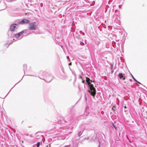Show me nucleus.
I'll return each instance as SVG.
<instances>
[{"label": "nucleus", "mask_w": 147, "mask_h": 147, "mask_svg": "<svg viewBox=\"0 0 147 147\" xmlns=\"http://www.w3.org/2000/svg\"><path fill=\"white\" fill-rule=\"evenodd\" d=\"M23 34L22 32H21L18 34H15L14 36V38L13 39V40L16 41L17 40V38H19L20 36Z\"/></svg>", "instance_id": "nucleus-5"}, {"label": "nucleus", "mask_w": 147, "mask_h": 147, "mask_svg": "<svg viewBox=\"0 0 147 147\" xmlns=\"http://www.w3.org/2000/svg\"><path fill=\"white\" fill-rule=\"evenodd\" d=\"M69 65H71V63H69Z\"/></svg>", "instance_id": "nucleus-15"}, {"label": "nucleus", "mask_w": 147, "mask_h": 147, "mask_svg": "<svg viewBox=\"0 0 147 147\" xmlns=\"http://www.w3.org/2000/svg\"><path fill=\"white\" fill-rule=\"evenodd\" d=\"M90 81H91V82H95V81H94V80L92 81V80H90Z\"/></svg>", "instance_id": "nucleus-11"}, {"label": "nucleus", "mask_w": 147, "mask_h": 147, "mask_svg": "<svg viewBox=\"0 0 147 147\" xmlns=\"http://www.w3.org/2000/svg\"><path fill=\"white\" fill-rule=\"evenodd\" d=\"M30 21L29 20L24 19L23 20H20L19 22V23L20 24H28L30 23Z\"/></svg>", "instance_id": "nucleus-4"}, {"label": "nucleus", "mask_w": 147, "mask_h": 147, "mask_svg": "<svg viewBox=\"0 0 147 147\" xmlns=\"http://www.w3.org/2000/svg\"><path fill=\"white\" fill-rule=\"evenodd\" d=\"M125 77H123V80H125Z\"/></svg>", "instance_id": "nucleus-14"}, {"label": "nucleus", "mask_w": 147, "mask_h": 147, "mask_svg": "<svg viewBox=\"0 0 147 147\" xmlns=\"http://www.w3.org/2000/svg\"><path fill=\"white\" fill-rule=\"evenodd\" d=\"M13 42V41H12L11 42V43H9V45L10 44H12V43Z\"/></svg>", "instance_id": "nucleus-12"}, {"label": "nucleus", "mask_w": 147, "mask_h": 147, "mask_svg": "<svg viewBox=\"0 0 147 147\" xmlns=\"http://www.w3.org/2000/svg\"><path fill=\"white\" fill-rule=\"evenodd\" d=\"M82 133L80 131L78 133V136H80L82 134Z\"/></svg>", "instance_id": "nucleus-9"}, {"label": "nucleus", "mask_w": 147, "mask_h": 147, "mask_svg": "<svg viewBox=\"0 0 147 147\" xmlns=\"http://www.w3.org/2000/svg\"><path fill=\"white\" fill-rule=\"evenodd\" d=\"M27 68V65L26 64H24L23 65V70L24 72L25 70H26Z\"/></svg>", "instance_id": "nucleus-7"}, {"label": "nucleus", "mask_w": 147, "mask_h": 147, "mask_svg": "<svg viewBox=\"0 0 147 147\" xmlns=\"http://www.w3.org/2000/svg\"><path fill=\"white\" fill-rule=\"evenodd\" d=\"M119 77L120 78V79L122 78L123 77V76L121 73L119 74Z\"/></svg>", "instance_id": "nucleus-8"}, {"label": "nucleus", "mask_w": 147, "mask_h": 147, "mask_svg": "<svg viewBox=\"0 0 147 147\" xmlns=\"http://www.w3.org/2000/svg\"><path fill=\"white\" fill-rule=\"evenodd\" d=\"M84 80H83L82 81V83H84Z\"/></svg>", "instance_id": "nucleus-13"}, {"label": "nucleus", "mask_w": 147, "mask_h": 147, "mask_svg": "<svg viewBox=\"0 0 147 147\" xmlns=\"http://www.w3.org/2000/svg\"><path fill=\"white\" fill-rule=\"evenodd\" d=\"M18 25L17 24H11L10 27V29L11 31H14L18 28Z\"/></svg>", "instance_id": "nucleus-3"}, {"label": "nucleus", "mask_w": 147, "mask_h": 147, "mask_svg": "<svg viewBox=\"0 0 147 147\" xmlns=\"http://www.w3.org/2000/svg\"><path fill=\"white\" fill-rule=\"evenodd\" d=\"M36 28V23L35 22H33L29 24L28 29L29 30H34Z\"/></svg>", "instance_id": "nucleus-2"}, {"label": "nucleus", "mask_w": 147, "mask_h": 147, "mask_svg": "<svg viewBox=\"0 0 147 147\" xmlns=\"http://www.w3.org/2000/svg\"><path fill=\"white\" fill-rule=\"evenodd\" d=\"M40 145V142H37V147H38Z\"/></svg>", "instance_id": "nucleus-10"}, {"label": "nucleus", "mask_w": 147, "mask_h": 147, "mask_svg": "<svg viewBox=\"0 0 147 147\" xmlns=\"http://www.w3.org/2000/svg\"><path fill=\"white\" fill-rule=\"evenodd\" d=\"M127 85H129V84L128 83H127V84H126Z\"/></svg>", "instance_id": "nucleus-16"}, {"label": "nucleus", "mask_w": 147, "mask_h": 147, "mask_svg": "<svg viewBox=\"0 0 147 147\" xmlns=\"http://www.w3.org/2000/svg\"><path fill=\"white\" fill-rule=\"evenodd\" d=\"M86 82L88 83L90 88V90H88V92L92 96H94L96 94V89L93 86V85L91 84L89 82L90 81V78L88 77H86Z\"/></svg>", "instance_id": "nucleus-1"}, {"label": "nucleus", "mask_w": 147, "mask_h": 147, "mask_svg": "<svg viewBox=\"0 0 147 147\" xmlns=\"http://www.w3.org/2000/svg\"><path fill=\"white\" fill-rule=\"evenodd\" d=\"M22 32H23V33H24L26 34L27 35H28L32 33V32H31L28 30H25L22 31Z\"/></svg>", "instance_id": "nucleus-6"}, {"label": "nucleus", "mask_w": 147, "mask_h": 147, "mask_svg": "<svg viewBox=\"0 0 147 147\" xmlns=\"http://www.w3.org/2000/svg\"><path fill=\"white\" fill-rule=\"evenodd\" d=\"M29 76H34L33 75H29Z\"/></svg>", "instance_id": "nucleus-18"}, {"label": "nucleus", "mask_w": 147, "mask_h": 147, "mask_svg": "<svg viewBox=\"0 0 147 147\" xmlns=\"http://www.w3.org/2000/svg\"><path fill=\"white\" fill-rule=\"evenodd\" d=\"M80 78H82V76H81L80 77Z\"/></svg>", "instance_id": "nucleus-17"}]
</instances>
